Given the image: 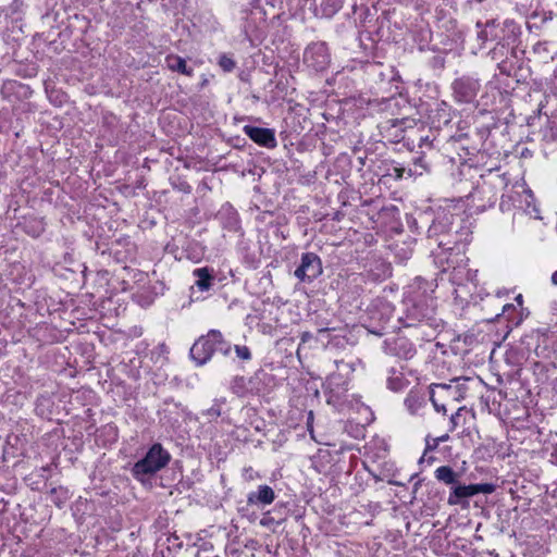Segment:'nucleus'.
Returning <instances> with one entry per match:
<instances>
[{
	"label": "nucleus",
	"mask_w": 557,
	"mask_h": 557,
	"mask_svg": "<svg viewBox=\"0 0 557 557\" xmlns=\"http://www.w3.org/2000/svg\"><path fill=\"white\" fill-rule=\"evenodd\" d=\"M540 337H541V335H540V333H539V332H534V333H532V335H531V336H529V338H530L531 341H532L533 338H536V339L539 341V339H540Z\"/></svg>",
	"instance_id": "5fc2aeb1"
},
{
	"label": "nucleus",
	"mask_w": 557,
	"mask_h": 557,
	"mask_svg": "<svg viewBox=\"0 0 557 557\" xmlns=\"http://www.w3.org/2000/svg\"><path fill=\"white\" fill-rule=\"evenodd\" d=\"M135 301L140 305L141 307H147L153 301V297L150 295L149 292L143 290L134 294Z\"/></svg>",
	"instance_id": "72a5a7b5"
},
{
	"label": "nucleus",
	"mask_w": 557,
	"mask_h": 557,
	"mask_svg": "<svg viewBox=\"0 0 557 557\" xmlns=\"http://www.w3.org/2000/svg\"><path fill=\"white\" fill-rule=\"evenodd\" d=\"M429 398L437 412H443L444 414L446 413V405L444 403H440V400L442 399L440 398L438 395H436V389L434 387H430Z\"/></svg>",
	"instance_id": "473e14b6"
},
{
	"label": "nucleus",
	"mask_w": 557,
	"mask_h": 557,
	"mask_svg": "<svg viewBox=\"0 0 557 557\" xmlns=\"http://www.w3.org/2000/svg\"><path fill=\"white\" fill-rule=\"evenodd\" d=\"M416 123L411 117L388 119L379 124V131L386 140L399 143L405 138L406 129L413 127Z\"/></svg>",
	"instance_id": "6e6552de"
},
{
	"label": "nucleus",
	"mask_w": 557,
	"mask_h": 557,
	"mask_svg": "<svg viewBox=\"0 0 557 557\" xmlns=\"http://www.w3.org/2000/svg\"><path fill=\"white\" fill-rule=\"evenodd\" d=\"M519 197V200L515 199L511 195H502L499 208L500 210L508 211L510 210V205L507 200H513V206H516V201H519V207L522 208L527 214H529L533 219H541L540 209L535 203V198L531 189L522 187L521 193L516 191Z\"/></svg>",
	"instance_id": "9d476101"
},
{
	"label": "nucleus",
	"mask_w": 557,
	"mask_h": 557,
	"mask_svg": "<svg viewBox=\"0 0 557 557\" xmlns=\"http://www.w3.org/2000/svg\"><path fill=\"white\" fill-rule=\"evenodd\" d=\"M243 476L246 481H253L256 478L259 476V474L255 472L251 467H249L244 469Z\"/></svg>",
	"instance_id": "ea45409f"
},
{
	"label": "nucleus",
	"mask_w": 557,
	"mask_h": 557,
	"mask_svg": "<svg viewBox=\"0 0 557 557\" xmlns=\"http://www.w3.org/2000/svg\"><path fill=\"white\" fill-rule=\"evenodd\" d=\"M496 318L507 321L509 327L518 326L522 322V314L513 304L504 305L502 313Z\"/></svg>",
	"instance_id": "aec40b11"
},
{
	"label": "nucleus",
	"mask_w": 557,
	"mask_h": 557,
	"mask_svg": "<svg viewBox=\"0 0 557 557\" xmlns=\"http://www.w3.org/2000/svg\"><path fill=\"white\" fill-rule=\"evenodd\" d=\"M168 114L164 112L162 117H161V121L163 122L165 119H166Z\"/></svg>",
	"instance_id": "13d9d810"
},
{
	"label": "nucleus",
	"mask_w": 557,
	"mask_h": 557,
	"mask_svg": "<svg viewBox=\"0 0 557 557\" xmlns=\"http://www.w3.org/2000/svg\"><path fill=\"white\" fill-rule=\"evenodd\" d=\"M545 349H546L545 346L541 347L540 345H536L535 348H534V352H535L536 356H541L544 352Z\"/></svg>",
	"instance_id": "de8ad7c7"
},
{
	"label": "nucleus",
	"mask_w": 557,
	"mask_h": 557,
	"mask_svg": "<svg viewBox=\"0 0 557 557\" xmlns=\"http://www.w3.org/2000/svg\"><path fill=\"white\" fill-rule=\"evenodd\" d=\"M169 67H170L171 70H173V71H174V65H171V64L169 63Z\"/></svg>",
	"instance_id": "680f3d73"
},
{
	"label": "nucleus",
	"mask_w": 557,
	"mask_h": 557,
	"mask_svg": "<svg viewBox=\"0 0 557 557\" xmlns=\"http://www.w3.org/2000/svg\"><path fill=\"white\" fill-rule=\"evenodd\" d=\"M430 387L436 389V395H438L441 399L459 400L463 398L465 389L462 385L457 382L456 384H432Z\"/></svg>",
	"instance_id": "6ab92c4d"
},
{
	"label": "nucleus",
	"mask_w": 557,
	"mask_h": 557,
	"mask_svg": "<svg viewBox=\"0 0 557 557\" xmlns=\"http://www.w3.org/2000/svg\"><path fill=\"white\" fill-rule=\"evenodd\" d=\"M433 293V282L420 276L407 286L403 301V315L398 318L404 327L428 326L435 332L443 326V321L436 313Z\"/></svg>",
	"instance_id": "f03ea898"
},
{
	"label": "nucleus",
	"mask_w": 557,
	"mask_h": 557,
	"mask_svg": "<svg viewBox=\"0 0 557 557\" xmlns=\"http://www.w3.org/2000/svg\"><path fill=\"white\" fill-rule=\"evenodd\" d=\"M200 67L199 63L191 58H181L176 57V75L181 77H176V84L178 87L186 92H196L201 90L207 84L208 79L205 74H200L197 77V82L195 84L188 85L184 78H193L195 76L196 70Z\"/></svg>",
	"instance_id": "423d86ee"
},
{
	"label": "nucleus",
	"mask_w": 557,
	"mask_h": 557,
	"mask_svg": "<svg viewBox=\"0 0 557 557\" xmlns=\"http://www.w3.org/2000/svg\"><path fill=\"white\" fill-rule=\"evenodd\" d=\"M275 498L276 493L274 490L267 484H261L258 485L257 490L247 494V505L253 506L258 509H263L264 507L271 505Z\"/></svg>",
	"instance_id": "4468645a"
},
{
	"label": "nucleus",
	"mask_w": 557,
	"mask_h": 557,
	"mask_svg": "<svg viewBox=\"0 0 557 557\" xmlns=\"http://www.w3.org/2000/svg\"><path fill=\"white\" fill-rule=\"evenodd\" d=\"M408 223L412 232L425 233L429 240H434L442 249L437 255L459 251V248L471 242L472 232L469 223L446 208H428Z\"/></svg>",
	"instance_id": "f257e3e1"
},
{
	"label": "nucleus",
	"mask_w": 557,
	"mask_h": 557,
	"mask_svg": "<svg viewBox=\"0 0 557 557\" xmlns=\"http://www.w3.org/2000/svg\"><path fill=\"white\" fill-rule=\"evenodd\" d=\"M552 283L557 285V271L552 274Z\"/></svg>",
	"instance_id": "6e6d98bb"
},
{
	"label": "nucleus",
	"mask_w": 557,
	"mask_h": 557,
	"mask_svg": "<svg viewBox=\"0 0 557 557\" xmlns=\"http://www.w3.org/2000/svg\"><path fill=\"white\" fill-rule=\"evenodd\" d=\"M186 553L190 557H211V548H207L206 546L201 548H195L186 549Z\"/></svg>",
	"instance_id": "4c0bfd02"
},
{
	"label": "nucleus",
	"mask_w": 557,
	"mask_h": 557,
	"mask_svg": "<svg viewBox=\"0 0 557 557\" xmlns=\"http://www.w3.org/2000/svg\"><path fill=\"white\" fill-rule=\"evenodd\" d=\"M225 398L214 399L212 406L205 412L209 420H214L223 414Z\"/></svg>",
	"instance_id": "7c9ffc66"
},
{
	"label": "nucleus",
	"mask_w": 557,
	"mask_h": 557,
	"mask_svg": "<svg viewBox=\"0 0 557 557\" xmlns=\"http://www.w3.org/2000/svg\"><path fill=\"white\" fill-rule=\"evenodd\" d=\"M507 47L504 42L498 41L495 47L490 51V55L493 60H499L507 54Z\"/></svg>",
	"instance_id": "f704fd0d"
},
{
	"label": "nucleus",
	"mask_w": 557,
	"mask_h": 557,
	"mask_svg": "<svg viewBox=\"0 0 557 557\" xmlns=\"http://www.w3.org/2000/svg\"><path fill=\"white\" fill-rule=\"evenodd\" d=\"M448 438H449L448 434H444V435H442L440 437H435L434 438V447H437L440 445V443L448 441Z\"/></svg>",
	"instance_id": "37998d69"
},
{
	"label": "nucleus",
	"mask_w": 557,
	"mask_h": 557,
	"mask_svg": "<svg viewBox=\"0 0 557 557\" xmlns=\"http://www.w3.org/2000/svg\"><path fill=\"white\" fill-rule=\"evenodd\" d=\"M414 165L416 166H420L421 169L423 170H426L428 166H426V163H425V160H424V157H418L414 159Z\"/></svg>",
	"instance_id": "79ce46f5"
},
{
	"label": "nucleus",
	"mask_w": 557,
	"mask_h": 557,
	"mask_svg": "<svg viewBox=\"0 0 557 557\" xmlns=\"http://www.w3.org/2000/svg\"><path fill=\"white\" fill-rule=\"evenodd\" d=\"M478 39L484 45L488 40H499L500 36L498 34V23L496 20H488L484 24L482 22H476Z\"/></svg>",
	"instance_id": "a211bd4d"
},
{
	"label": "nucleus",
	"mask_w": 557,
	"mask_h": 557,
	"mask_svg": "<svg viewBox=\"0 0 557 557\" xmlns=\"http://www.w3.org/2000/svg\"><path fill=\"white\" fill-rule=\"evenodd\" d=\"M443 113H444V123L447 124L449 122V114L446 112L445 109H442Z\"/></svg>",
	"instance_id": "603ef678"
},
{
	"label": "nucleus",
	"mask_w": 557,
	"mask_h": 557,
	"mask_svg": "<svg viewBox=\"0 0 557 557\" xmlns=\"http://www.w3.org/2000/svg\"><path fill=\"white\" fill-rule=\"evenodd\" d=\"M350 377L343 375L342 373H331L325 381V388L329 391L332 397L337 399L349 389Z\"/></svg>",
	"instance_id": "dca6fc26"
},
{
	"label": "nucleus",
	"mask_w": 557,
	"mask_h": 557,
	"mask_svg": "<svg viewBox=\"0 0 557 557\" xmlns=\"http://www.w3.org/2000/svg\"><path fill=\"white\" fill-rule=\"evenodd\" d=\"M481 84L478 78L462 76L451 84L455 99L461 103H471L476 98Z\"/></svg>",
	"instance_id": "f8f14e48"
},
{
	"label": "nucleus",
	"mask_w": 557,
	"mask_h": 557,
	"mask_svg": "<svg viewBox=\"0 0 557 557\" xmlns=\"http://www.w3.org/2000/svg\"><path fill=\"white\" fill-rule=\"evenodd\" d=\"M307 335H308V334H304L302 341L308 339V336H307Z\"/></svg>",
	"instance_id": "052dcab7"
},
{
	"label": "nucleus",
	"mask_w": 557,
	"mask_h": 557,
	"mask_svg": "<svg viewBox=\"0 0 557 557\" xmlns=\"http://www.w3.org/2000/svg\"><path fill=\"white\" fill-rule=\"evenodd\" d=\"M319 333L323 336H327V341L325 343V349L333 351L338 349H345L348 341L345 336L342 335H331L329 330H320Z\"/></svg>",
	"instance_id": "393cba45"
},
{
	"label": "nucleus",
	"mask_w": 557,
	"mask_h": 557,
	"mask_svg": "<svg viewBox=\"0 0 557 557\" xmlns=\"http://www.w3.org/2000/svg\"><path fill=\"white\" fill-rule=\"evenodd\" d=\"M409 384V381L406 379L405 374L401 371H398L392 368L388 371L387 377V387L393 392H400L405 389Z\"/></svg>",
	"instance_id": "4be33fe9"
},
{
	"label": "nucleus",
	"mask_w": 557,
	"mask_h": 557,
	"mask_svg": "<svg viewBox=\"0 0 557 557\" xmlns=\"http://www.w3.org/2000/svg\"><path fill=\"white\" fill-rule=\"evenodd\" d=\"M432 143V140L429 138V136H421L420 137V143H419V146L420 147H423V146H430Z\"/></svg>",
	"instance_id": "a18cd8bd"
},
{
	"label": "nucleus",
	"mask_w": 557,
	"mask_h": 557,
	"mask_svg": "<svg viewBox=\"0 0 557 557\" xmlns=\"http://www.w3.org/2000/svg\"><path fill=\"white\" fill-rule=\"evenodd\" d=\"M507 186V180L504 175L495 174L491 175L488 182H484L481 186L480 191L483 194L491 193L492 188H504Z\"/></svg>",
	"instance_id": "bb28decb"
},
{
	"label": "nucleus",
	"mask_w": 557,
	"mask_h": 557,
	"mask_svg": "<svg viewBox=\"0 0 557 557\" xmlns=\"http://www.w3.org/2000/svg\"><path fill=\"white\" fill-rule=\"evenodd\" d=\"M495 491L493 483H479L469 485H454L448 496L449 505H461L463 500L482 494H492Z\"/></svg>",
	"instance_id": "9b49d317"
},
{
	"label": "nucleus",
	"mask_w": 557,
	"mask_h": 557,
	"mask_svg": "<svg viewBox=\"0 0 557 557\" xmlns=\"http://www.w3.org/2000/svg\"><path fill=\"white\" fill-rule=\"evenodd\" d=\"M170 459V454L162 448L161 444H153L146 456L134 465L133 473L137 478L153 474L165 467Z\"/></svg>",
	"instance_id": "39448f33"
},
{
	"label": "nucleus",
	"mask_w": 557,
	"mask_h": 557,
	"mask_svg": "<svg viewBox=\"0 0 557 557\" xmlns=\"http://www.w3.org/2000/svg\"><path fill=\"white\" fill-rule=\"evenodd\" d=\"M201 256H202V252H198V253H196L194 256H190L189 253L187 255V257L189 259H193V260H196V261L199 260L201 258Z\"/></svg>",
	"instance_id": "3c124183"
},
{
	"label": "nucleus",
	"mask_w": 557,
	"mask_h": 557,
	"mask_svg": "<svg viewBox=\"0 0 557 557\" xmlns=\"http://www.w3.org/2000/svg\"><path fill=\"white\" fill-rule=\"evenodd\" d=\"M307 335H308V334H304L302 341L308 339V336H307Z\"/></svg>",
	"instance_id": "bf43d9fd"
},
{
	"label": "nucleus",
	"mask_w": 557,
	"mask_h": 557,
	"mask_svg": "<svg viewBox=\"0 0 557 557\" xmlns=\"http://www.w3.org/2000/svg\"><path fill=\"white\" fill-rule=\"evenodd\" d=\"M211 557H219V556H216V555H213V554L211 553Z\"/></svg>",
	"instance_id": "0e129e2a"
},
{
	"label": "nucleus",
	"mask_w": 557,
	"mask_h": 557,
	"mask_svg": "<svg viewBox=\"0 0 557 557\" xmlns=\"http://www.w3.org/2000/svg\"><path fill=\"white\" fill-rule=\"evenodd\" d=\"M553 389L557 394V379L553 383Z\"/></svg>",
	"instance_id": "4d7b16f0"
},
{
	"label": "nucleus",
	"mask_w": 557,
	"mask_h": 557,
	"mask_svg": "<svg viewBox=\"0 0 557 557\" xmlns=\"http://www.w3.org/2000/svg\"><path fill=\"white\" fill-rule=\"evenodd\" d=\"M180 485H182L183 487H186V486H185V483H184V482H182V481L180 482Z\"/></svg>",
	"instance_id": "e2e57ef3"
},
{
	"label": "nucleus",
	"mask_w": 557,
	"mask_h": 557,
	"mask_svg": "<svg viewBox=\"0 0 557 557\" xmlns=\"http://www.w3.org/2000/svg\"><path fill=\"white\" fill-rule=\"evenodd\" d=\"M193 274L197 277L195 286H197L199 290L206 292L211 288L213 281L212 270L207 267L198 268L194 270Z\"/></svg>",
	"instance_id": "412c9836"
},
{
	"label": "nucleus",
	"mask_w": 557,
	"mask_h": 557,
	"mask_svg": "<svg viewBox=\"0 0 557 557\" xmlns=\"http://www.w3.org/2000/svg\"><path fill=\"white\" fill-rule=\"evenodd\" d=\"M176 188H180L184 191H190V186L186 183H180L178 185L176 184Z\"/></svg>",
	"instance_id": "49530a36"
},
{
	"label": "nucleus",
	"mask_w": 557,
	"mask_h": 557,
	"mask_svg": "<svg viewBox=\"0 0 557 557\" xmlns=\"http://www.w3.org/2000/svg\"><path fill=\"white\" fill-rule=\"evenodd\" d=\"M343 7V0H322L317 8V15L325 18L333 17Z\"/></svg>",
	"instance_id": "b1692460"
},
{
	"label": "nucleus",
	"mask_w": 557,
	"mask_h": 557,
	"mask_svg": "<svg viewBox=\"0 0 557 557\" xmlns=\"http://www.w3.org/2000/svg\"><path fill=\"white\" fill-rule=\"evenodd\" d=\"M232 345L218 330H210L207 335L199 337L190 348V357L197 366L206 364L219 351L223 356H228Z\"/></svg>",
	"instance_id": "20e7f679"
},
{
	"label": "nucleus",
	"mask_w": 557,
	"mask_h": 557,
	"mask_svg": "<svg viewBox=\"0 0 557 557\" xmlns=\"http://www.w3.org/2000/svg\"><path fill=\"white\" fill-rule=\"evenodd\" d=\"M497 200V197H496V194H493L490 198H488V206L492 207L495 205Z\"/></svg>",
	"instance_id": "09e8293b"
},
{
	"label": "nucleus",
	"mask_w": 557,
	"mask_h": 557,
	"mask_svg": "<svg viewBox=\"0 0 557 557\" xmlns=\"http://www.w3.org/2000/svg\"><path fill=\"white\" fill-rule=\"evenodd\" d=\"M529 364L531 366V369L533 371V374L535 376V382L543 384L547 381V364L543 363L541 361H529Z\"/></svg>",
	"instance_id": "cd10ccee"
},
{
	"label": "nucleus",
	"mask_w": 557,
	"mask_h": 557,
	"mask_svg": "<svg viewBox=\"0 0 557 557\" xmlns=\"http://www.w3.org/2000/svg\"><path fill=\"white\" fill-rule=\"evenodd\" d=\"M181 414L183 416L184 421L189 430L191 429V426L197 425V419L190 413L186 412L185 408H178V406L176 405V417Z\"/></svg>",
	"instance_id": "e433bc0d"
},
{
	"label": "nucleus",
	"mask_w": 557,
	"mask_h": 557,
	"mask_svg": "<svg viewBox=\"0 0 557 557\" xmlns=\"http://www.w3.org/2000/svg\"><path fill=\"white\" fill-rule=\"evenodd\" d=\"M497 67L500 74L506 76L511 75V64H509L508 62L502 60L500 62H498Z\"/></svg>",
	"instance_id": "58836bf2"
},
{
	"label": "nucleus",
	"mask_w": 557,
	"mask_h": 557,
	"mask_svg": "<svg viewBox=\"0 0 557 557\" xmlns=\"http://www.w3.org/2000/svg\"><path fill=\"white\" fill-rule=\"evenodd\" d=\"M243 131L246 136L261 147L274 149L277 146L275 132L272 128L245 125Z\"/></svg>",
	"instance_id": "ddd939ff"
},
{
	"label": "nucleus",
	"mask_w": 557,
	"mask_h": 557,
	"mask_svg": "<svg viewBox=\"0 0 557 557\" xmlns=\"http://www.w3.org/2000/svg\"><path fill=\"white\" fill-rule=\"evenodd\" d=\"M331 62V54L324 41L311 42L304 52V63L312 70L324 71Z\"/></svg>",
	"instance_id": "0eeeda50"
},
{
	"label": "nucleus",
	"mask_w": 557,
	"mask_h": 557,
	"mask_svg": "<svg viewBox=\"0 0 557 557\" xmlns=\"http://www.w3.org/2000/svg\"><path fill=\"white\" fill-rule=\"evenodd\" d=\"M218 64L225 73H231L236 67V61L232 57V54L228 53H222L218 58Z\"/></svg>",
	"instance_id": "c756f323"
},
{
	"label": "nucleus",
	"mask_w": 557,
	"mask_h": 557,
	"mask_svg": "<svg viewBox=\"0 0 557 557\" xmlns=\"http://www.w3.org/2000/svg\"><path fill=\"white\" fill-rule=\"evenodd\" d=\"M426 447L430 448V449H434V438H432V443L430 442V440L428 438L426 440Z\"/></svg>",
	"instance_id": "864d4df0"
},
{
	"label": "nucleus",
	"mask_w": 557,
	"mask_h": 557,
	"mask_svg": "<svg viewBox=\"0 0 557 557\" xmlns=\"http://www.w3.org/2000/svg\"><path fill=\"white\" fill-rule=\"evenodd\" d=\"M323 272L322 261L314 252H305L301 255L300 264L295 270V276L301 282L311 283Z\"/></svg>",
	"instance_id": "1a4fd4ad"
},
{
	"label": "nucleus",
	"mask_w": 557,
	"mask_h": 557,
	"mask_svg": "<svg viewBox=\"0 0 557 557\" xmlns=\"http://www.w3.org/2000/svg\"><path fill=\"white\" fill-rule=\"evenodd\" d=\"M338 373H342L345 376L351 377V374L355 371V362L349 361L346 362L344 360H335L334 361Z\"/></svg>",
	"instance_id": "2f4dec72"
},
{
	"label": "nucleus",
	"mask_w": 557,
	"mask_h": 557,
	"mask_svg": "<svg viewBox=\"0 0 557 557\" xmlns=\"http://www.w3.org/2000/svg\"><path fill=\"white\" fill-rule=\"evenodd\" d=\"M465 247L448 252L435 255V263L441 267V282L448 281L451 285L462 286L467 282H476V271L468 268V258L465 256Z\"/></svg>",
	"instance_id": "7ed1b4c3"
},
{
	"label": "nucleus",
	"mask_w": 557,
	"mask_h": 557,
	"mask_svg": "<svg viewBox=\"0 0 557 557\" xmlns=\"http://www.w3.org/2000/svg\"><path fill=\"white\" fill-rule=\"evenodd\" d=\"M467 413V410L465 407H460L457 409L455 413L450 416L449 419V432H454L458 426L466 423L465 414Z\"/></svg>",
	"instance_id": "c85d7f7f"
},
{
	"label": "nucleus",
	"mask_w": 557,
	"mask_h": 557,
	"mask_svg": "<svg viewBox=\"0 0 557 557\" xmlns=\"http://www.w3.org/2000/svg\"><path fill=\"white\" fill-rule=\"evenodd\" d=\"M215 219L219 221L220 225L228 232L240 231V221L238 212L230 203H224L220 208L215 215Z\"/></svg>",
	"instance_id": "2eb2a0df"
},
{
	"label": "nucleus",
	"mask_w": 557,
	"mask_h": 557,
	"mask_svg": "<svg viewBox=\"0 0 557 557\" xmlns=\"http://www.w3.org/2000/svg\"><path fill=\"white\" fill-rule=\"evenodd\" d=\"M515 300H516V302H517V305H516V306H517V308H520V309H521V307H522V295H518V296H516Z\"/></svg>",
	"instance_id": "8fccbe9b"
},
{
	"label": "nucleus",
	"mask_w": 557,
	"mask_h": 557,
	"mask_svg": "<svg viewBox=\"0 0 557 557\" xmlns=\"http://www.w3.org/2000/svg\"><path fill=\"white\" fill-rule=\"evenodd\" d=\"M272 521H273V518H272V517H270L269 512H267V513L262 517V519H261L260 523H261L262 525H269Z\"/></svg>",
	"instance_id": "c03bdc74"
},
{
	"label": "nucleus",
	"mask_w": 557,
	"mask_h": 557,
	"mask_svg": "<svg viewBox=\"0 0 557 557\" xmlns=\"http://www.w3.org/2000/svg\"><path fill=\"white\" fill-rule=\"evenodd\" d=\"M395 355L403 359H411L417 350L412 343L404 337H398L394 342Z\"/></svg>",
	"instance_id": "5701e85b"
},
{
	"label": "nucleus",
	"mask_w": 557,
	"mask_h": 557,
	"mask_svg": "<svg viewBox=\"0 0 557 557\" xmlns=\"http://www.w3.org/2000/svg\"><path fill=\"white\" fill-rule=\"evenodd\" d=\"M243 383H244V377H236L234 380V384L232 385V389L234 393H236L237 395H240V388L243 386Z\"/></svg>",
	"instance_id": "a19ab883"
},
{
	"label": "nucleus",
	"mask_w": 557,
	"mask_h": 557,
	"mask_svg": "<svg viewBox=\"0 0 557 557\" xmlns=\"http://www.w3.org/2000/svg\"><path fill=\"white\" fill-rule=\"evenodd\" d=\"M404 406L410 414H419L426 406V393L418 388L410 389L404 399Z\"/></svg>",
	"instance_id": "f3484780"
},
{
	"label": "nucleus",
	"mask_w": 557,
	"mask_h": 557,
	"mask_svg": "<svg viewBox=\"0 0 557 557\" xmlns=\"http://www.w3.org/2000/svg\"><path fill=\"white\" fill-rule=\"evenodd\" d=\"M435 478L447 484V485H456L458 481V474L448 466H441L435 470Z\"/></svg>",
	"instance_id": "a878e982"
},
{
	"label": "nucleus",
	"mask_w": 557,
	"mask_h": 557,
	"mask_svg": "<svg viewBox=\"0 0 557 557\" xmlns=\"http://www.w3.org/2000/svg\"><path fill=\"white\" fill-rule=\"evenodd\" d=\"M234 350L236 354V357L243 361H249L252 358L250 348L245 345H235Z\"/></svg>",
	"instance_id": "c9c22d12"
}]
</instances>
